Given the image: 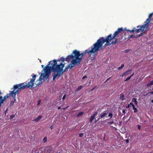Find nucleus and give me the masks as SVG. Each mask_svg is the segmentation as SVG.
Masks as SVG:
<instances>
[{"label": "nucleus", "mask_w": 153, "mask_h": 153, "mask_svg": "<svg viewBox=\"0 0 153 153\" xmlns=\"http://www.w3.org/2000/svg\"><path fill=\"white\" fill-rule=\"evenodd\" d=\"M123 30V28H119L115 31L112 36L111 34H110L105 38L103 37H100L97 42L91 46V49L90 48L81 53L77 50H74L71 55H68L66 58L61 57L58 59H53L51 60L49 63L45 67H74L80 64L82 60L83 56L86 53L90 54L94 53L98 51L100 48H102V45L106 42L105 46L109 45L111 44H115L118 42V39H115V41H112L110 43L109 41L112 40Z\"/></svg>", "instance_id": "1"}, {"label": "nucleus", "mask_w": 153, "mask_h": 153, "mask_svg": "<svg viewBox=\"0 0 153 153\" xmlns=\"http://www.w3.org/2000/svg\"><path fill=\"white\" fill-rule=\"evenodd\" d=\"M63 68H44L42 72L41 73L40 76L36 82H39V83L36 84L37 86L42 83L43 81L49 79V76L51 73V70H52L53 73V81L56 78L58 79L60 76L62 75L63 73L68 68H66L65 69H63Z\"/></svg>", "instance_id": "2"}, {"label": "nucleus", "mask_w": 153, "mask_h": 153, "mask_svg": "<svg viewBox=\"0 0 153 153\" xmlns=\"http://www.w3.org/2000/svg\"><path fill=\"white\" fill-rule=\"evenodd\" d=\"M153 14V13H152L149 15L148 18L144 22V24L141 26L139 29L137 30L136 32L140 33L144 32L145 31V30H144V29H147L148 28V26Z\"/></svg>", "instance_id": "3"}, {"label": "nucleus", "mask_w": 153, "mask_h": 153, "mask_svg": "<svg viewBox=\"0 0 153 153\" xmlns=\"http://www.w3.org/2000/svg\"><path fill=\"white\" fill-rule=\"evenodd\" d=\"M31 75L32 76V78L30 79V81L29 82L27 83H25L26 84L25 85L26 88H31L33 85L34 82L36 79L37 75L36 74H32Z\"/></svg>", "instance_id": "4"}, {"label": "nucleus", "mask_w": 153, "mask_h": 153, "mask_svg": "<svg viewBox=\"0 0 153 153\" xmlns=\"http://www.w3.org/2000/svg\"><path fill=\"white\" fill-rule=\"evenodd\" d=\"M25 83H22L19 84L14 85L13 87V89L14 90H16L18 89L17 90H19V91L20 89L26 88Z\"/></svg>", "instance_id": "5"}, {"label": "nucleus", "mask_w": 153, "mask_h": 153, "mask_svg": "<svg viewBox=\"0 0 153 153\" xmlns=\"http://www.w3.org/2000/svg\"><path fill=\"white\" fill-rule=\"evenodd\" d=\"M15 90L13 89V90L11 91L9 94L11 95L14 98H15L16 95L19 92V90H17L15 91H14Z\"/></svg>", "instance_id": "6"}, {"label": "nucleus", "mask_w": 153, "mask_h": 153, "mask_svg": "<svg viewBox=\"0 0 153 153\" xmlns=\"http://www.w3.org/2000/svg\"><path fill=\"white\" fill-rule=\"evenodd\" d=\"M98 113L97 112H95L94 114L91 116L90 118L89 119V121L91 123L93 120L94 119L95 117H96L97 114Z\"/></svg>", "instance_id": "7"}, {"label": "nucleus", "mask_w": 153, "mask_h": 153, "mask_svg": "<svg viewBox=\"0 0 153 153\" xmlns=\"http://www.w3.org/2000/svg\"><path fill=\"white\" fill-rule=\"evenodd\" d=\"M140 28H139V29ZM139 29V28L138 29H136L135 27H134L133 28V29L131 30H126L127 32H129L131 33H134V31H135V32L136 33H138L136 32V30Z\"/></svg>", "instance_id": "8"}, {"label": "nucleus", "mask_w": 153, "mask_h": 153, "mask_svg": "<svg viewBox=\"0 0 153 153\" xmlns=\"http://www.w3.org/2000/svg\"><path fill=\"white\" fill-rule=\"evenodd\" d=\"M42 118V117L41 116H38L36 118L34 119L33 121H34L36 122H38L39 120H40Z\"/></svg>", "instance_id": "9"}, {"label": "nucleus", "mask_w": 153, "mask_h": 153, "mask_svg": "<svg viewBox=\"0 0 153 153\" xmlns=\"http://www.w3.org/2000/svg\"><path fill=\"white\" fill-rule=\"evenodd\" d=\"M120 99L122 101H123L125 100V96L123 94H120Z\"/></svg>", "instance_id": "10"}, {"label": "nucleus", "mask_w": 153, "mask_h": 153, "mask_svg": "<svg viewBox=\"0 0 153 153\" xmlns=\"http://www.w3.org/2000/svg\"><path fill=\"white\" fill-rule=\"evenodd\" d=\"M132 102H134L135 104L137 106V100L135 98H133L132 99Z\"/></svg>", "instance_id": "11"}, {"label": "nucleus", "mask_w": 153, "mask_h": 153, "mask_svg": "<svg viewBox=\"0 0 153 153\" xmlns=\"http://www.w3.org/2000/svg\"><path fill=\"white\" fill-rule=\"evenodd\" d=\"M130 71H126L124 72L122 75V76H126V75H127L128 74H129V73Z\"/></svg>", "instance_id": "12"}, {"label": "nucleus", "mask_w": 153, "mask_h": 153, "mask_svg": "<svg viewBox=\"0 0 153 153\" xmlns=\"http://www.w3.org/2000/svg\"><path fill=\"white\" fill-rule=\"evenodd\" d=\"M153 85V80L151 81L147 85V87Z\"/></svg>", "instance_id": "13"}, {"label": "nucleus", "mask_w": 153, "mask_h": 153, "mask_svg": "<svg viewBox=\"0 0 153 153\" xmlns=\"http://www.w3.org/2000/svg\"><path fill=\"white\" fill-rule=\"evenodd\" d=\"M132 108L134 110V113H136L137 112V108L134 107V105H132Z\"/></svg>", "instance_id": "14"}, {"label": "nucleus", "mask_w": 153, "mask_h": 153, "mask_svg": "<svg viewBox=\"0 0 153 153\" xmlns=\"http://www.w3.org/2000/svg\"><path fill=\"white\" fill-rule=\"evenodd\" d=\"M83 112H79L76 116L77 117H79L80 116H81L83 114Z\"/></svg>", "instance_id": "15"}, {"label": "nucleus", "mask_w": 153, "mask_h": 153, "mask_svg": "<svg viewBox=\"0 0 153 153\" xmlns=\"http://www.w3.org/2000/svg\"><path fill=\"white\" fill-rule=\"evenodd\" d=\"M9 95L7 94V95L5 96L4 97H3V100H4V101L7 98L9 97Z\"/></svg>", "instance_id": "16"}, {"label": "nucleus", "mask_w": 153, "mask_h": 153, "mask_svg": "<svg viewBox=\"0 0 153 153\" xmlns=\"http://www.w3.org/2000/svg\"><path fill=\"white\" fill-rule=\"evenodd\" d=\"M134 75V74H132L131 76H130L128 77L125 80V81H127L130 79L131 77L132 76Z\"/></svg>", "instance_id": "17"}, {"label": "nucleus", "mask_w": 153, "mask_h": 153, "mask_svg": "<svg viewBox=\"0 0 153 153\" xmlns=\"http://www.w3.org/2000/svg\"><path fill=\"white\" fill-rule=\"evenodd\" d=\"M107 114L106 113H103L102 114L100 117H101V118H103V117H105V116L106 115H107Z\"/></svg>", "instance_id": "18"}, {"label": "nucleus", "mask_w": 153, "mask_h": 153, "mask_svg": "<svg viewBox=\"0 0 153 153\" xmlns=\"http://www.w3.org/2000/svg\"><path fill=\"white\" fill-rule=\"evenodd\" d=\"M43 141L44 143H45L47 141V138L46 137H45L44 138Z\"/></svg>", "instance_id": "19"}, {"label": "nucleus", "mask_w": 153, "mask_h": 153, "mask_svg": "<svg viewBox=\"0 0 153 153\" xmlns=\"http://www.w3.org/2000/svg\"><path fill=\"white\" fill-rule=\"evenodd\" d=\"M82 88V86H80L78 87L76 90L77 91H79L80 90V89H81Z\"/></svg>", "instance_id": "20"}, {"label": "nucleus", "mask_w": 153, "mask_h": 153, "mask_svg": "<svg viewBox=\"0 0 153 153\" xmlns=\"http://www.w3.org/2000/svg\"><path fill=\"white\" fill-rule=\"evenodd\" d=\"M51 151V149L50 148H49L48 149L47 152L48 153H49Z\"/></svg>", "instance_id": "21"}, {"label": "nucleus", "mask_w": 153, "mask_h": 153, "mask_svg": "<svg viewBox=\"0 0 153 153\" xmlns=\"http://www.w3.org/2000/svg\"><path fill=\"white\" fill-rule=\"evenodd\" d=\"M107 123L110 124H112L114 123V122L113 121H111L109 122H107Z\"/></svg>", "instance_id": "22"}, {"label": "nucleus", "mask_w": 153, "mask_h": 153, "mask_svg": "<svg viewBox=\"0 0 153 153\" xmlns=\"http://www.w3.org/2000/svg\"><path fill=\"white\" fill-rule=\"evenodd\" d=\"M113 116V114L112 113H110L109 114L108 116L109 117H110V118H111Z\"/></svg>", "instance_id": "23"}, {"label": "nucleus", "mask_w": 153, "mask_h": 153, "mask_svg": "<svg viewBox=\"0 0 153 153\" xmlns=\"http://www.w3.org/2000/svg\"><path fill=\"white\" fill-rule=\"evenodd\" d=\"M153 94V91H152V92H149V93H148L147 94H149V96H150L151 95V94Z\"/></svg>", "instance_id": "24"}, {"label": "nucleus", "mask_w": 153, "mask_h": 153, "mask_svg": "<svg viewBox=\"0 0 153 153\" xmlns=\"http://www.w3.org/2000/svg\"><path fill=\"white\" fill-rule=\"evenodd\" d=\"M83 135V134L82 133H81L79 134V137H82Z\"/></svg>", "instance_id": "25"}, {"label": "nucleus", "mask_w": 153, "mask_h": 153, "mask_svg": "<svg viewBox=\"0 0 153 153\" xmlns=\"http://www.w3.org/2000/svg\"><path fill=\"white\" fill-rule=\"evenodd\" d=\"M129 37L130 38H132L134 37V36L133 35H131L129 36Z\"/></svg>", "instance_id": "26"}, {"label": "nucleus", "mask_w": 153, "mask_h": 153, "mask_svg": "<svg viewBox=\"0 0 153 153\" xmlns=\"http://www.w3.org/2000/svg\"><path fill=\"white\" fill-rule=\"evenodd\" d=\"M40 102H41L40 100H39L38 101L37 105H39Z\"/></svg>", "instance_id": "27"}, {"label": "nucleus", "mask_w": 153, "mask_h": 153, "mask_svg": "<svg viewBox=\"0 0 153 153\" xmlns=\"http://www.w3.org/2000/svg\"><path fill=\"white\" fill-rule=\"evenodd\" d=\"M122 112L124 114L125 113V110L124 109H123L122 110Z\"/></svg>", "instance_id": "28"}, {"label": "nucleus", "mask_w": 153, "mask_h": 153, "mask_svg": "<svg viewBox=\"0 0 153 153\" xmlns=\"http://www.w3.org/2000/svg\"><path fill=\"white\" fill-rule=\"evenodd\" d=\"M138 128L139 130H140V126L139 125H138Z\"/></svg>", "instance_id": "29"}, {"label": "nucleus", "mask_w": 153, "mask_h": 153, "mask_svg": "<svg viewBox=\"0 0 153 153\" xmlns=\"http://www.w3.org/2000/svg\"><path fill=\"white\" fill-rule=\"evenodd\" d=\"M65 98V95H64L63 96V97H62V100H64Z\"/></svg>", "instance_id": "30"}, {"label": "nucleus", "mask_w": 153, "mask_h": 153, "mask_svg": "<svg viewBox=\"0 0 153 153\" xmlns=\"http://www.w3.org/2000/svg\"><path fill=\"white\" fill-rule=\"evenodd\" d=\"M50 62V61H49V62H48V65H46V66H45V67L47 65H48V64H49V62ZM44 65H41V67H44Z\"/></svg>", "instance_id": "31"}, {"label": "nucleus", "mask_w": 153, "mask_h": 153, "mask_svg": "<svg viewBox=\"0 0 153 153\" xmlns=\"http://www.w3.org/2000/svg\"><path fill=\"white\" fill-rule=\"evenodd\" d=\"M126 143H128L129 142V140L128 139L126 140Z\"/></svg>", "instance_id": "32"}, {"label": "nucleus", "mask_w": 153, "mask_h": 153, "mask_svg": "<svg viewBox=\"0 0 153 153\" xmlns=\"http://www.w3.org/2000/svg\"><path fill=\"white\" fill-rule=\"evenodd\" d=\"M10 117L11 119H12L14 117V116L13 115H11Z\"/></svg>", "instance_id": "33"}, {"label": "nucleus", "mask_w": 153, "mask_h": 153, "mask_svg": "<svg viewBox=\"0 0 153 153\" xmlns=\"http://www.w3.org/2000/svg\"><path fill=\"white\" fill-rule=\"evenodd\" d=\"M123 68H118V69L120 70L122 69Z\"/></svg>", "instance_id": "34"}, {"label": "nucleus", "mask_w": 153, "mask_h": 153, "mask_svg": "<svg viewBox=\"0 0 153 153\" xmlns=\"http://www.w3.org/2000/svg\"><path fill=\"white\" fill-rule=\"evenodd\" d=\"M86 77H87L86 76H85L83 77L82 79H84L86 78Z\"/></svg>", "instance_id": "35"}, {"label": "nucleus", "mask_w": 153, "mask_h": 153, "mask_svg": "<svg viewBox=\"0 0 153 153\" xmlns=\"http://www.w3.org/2000/svg\"><path fill=\"white\" fill-rule=\"evenodd\" d=\"M53 126H51L50 127V128L51 129H53Z\"/></svg>", "instance_id": "36"}, {"label": "nucleus", "mask_w": 153, "mask_h": 153, "mask_svg": "<svg viewBox=\"0 0 153 153\" xmlns=\"http://www.w3.org/2000/svg\"><path fill=\"white\" fill-rule=\"evenodd\" d=\"M124 67V65L123 64H122L120 67Z\"/></svg>", "instance_id": "37"}, {"label": "nucleus", "mask_w": 153, "mask_h": 153, "mask_svg": "<svg viewBox=\"0 0 153 153\" xmlns=\"http://www.w3.org/2000/svg\"><path fill=\"white\" fill-rule=\"evenodd\" d=\"M110 77H109V78H108V79H106V81H108V80H109L110 79Z\"/></svg>", "instance_id": "38"}, {"label": "nucleus", "mask_w": 153, "mask_h": 153, "mask_svg": "<svg viewBox=\"0 0 153 153\" xmlns=\"http://www.w3.org/2000/svg\"><path fill=\"white\" fill-rule=\"evenodd\" d=\"M130 104V105H131L132 106V105H133V104L132 103H131V102H130V104Z\"/></svg>", "instance_id": "39"}, {"label": "nucleus", "mask_w": 153, "mask_h": 153, "mask_svg": "<svg viewBox=\"0 0 153 153\" xmlns=\"http://www.w3.org/2000/svg\"><path fill=\"white\" fill-rule=\"evenodd\" d=\"M130 104H128L127 106V107H126L127 108H128L130 107Z\"/></svg>", "instance_id": "40"}, {"label": "nucleus", "mask_w": 153, "mask_h": 153, "mask_svg": "<svg viewBox=\"0 0 153 153\" xmlns=\"http://www.w3.org/2000/svg\"><path fill=\"white\" fill-rule=\"evenodd\" d=\"M142 34V33H141L140 34L139 36H141V35Z\"/></svg>", "instance_id": "41"}, {"label": "nucleus", "mask_w": 153, "mask_h": 153, "mask_svg": "<svg viewBox=\"0 0 153 153\" xmlns=\"http://www.w3.org/2000/svg\"><path fill=\"white\" fill-rule=\"evenodd\" d=\"M61 108L60 107H59L58 108V109H59Z\"/></svg>", "instance_id": "42"}, {"label": "nucleus", "mask_w": 153, "mask_h": 153, "mask_svg": "<svg viewBox=\"0 0 153 153\" xmlns=\"http://www.w3.org/2000/svg\"><path fill=\"white\" fill-rule=\"evenodd\" d=\"M151 101L152 103H153V100H152Z\"/></svg>", "instance_id": "43"}, {"label": "nucleus", "mask_w": 153, "mask_h": 153, "mask_svg": "<svg viewBox=\"0 0 153 153\" xmlns=\"http://www.w3.org/2000/svg\"><path fill=\"white\" fill-rule=\"evenodd\" d=\"M139 27V26H137V28H138V27Z\"/></svg>", "instance_id": "44"}, {"label": "nucleus", "mask_w": 153, "mask_h": 153, "mask_svg": "<svg viewBox=\"0 0 153 153\" xmlns=\"http://www.w3.org/2000/svg\"><path fill=\"white\" fill-rule=\"evenodd\" d=\"M40 62H41V60H40Z\"/></svg>", "instance_id": "45"}]
</instances>
